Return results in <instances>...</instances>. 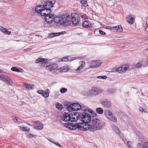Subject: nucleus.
<instances>
[{
  "label": "nucleus",
  "mask_w": 148,
  "mask_h": 148,
  "mask_svg": "<svg viewBox=\"0 0 148 148\" xmlns=\"http://www.w3.org/2000/svg\"><path fill=\"white\" fill-rule=\"evenodd\" d=\"M79 121L82 122L77 123V125L76 127L75 128L76 129H77L78 130L86 131L89 129L90 131H94L90 130L91 123L90 124V122H88L87 120L84 119H83L82 117L81 118V120Z\"/></svg>",
  "instance_id": "obj_2"
},
{
  "label": "nucleus",
  "mask_w": 148,
  "mask_h": 148,
  "mask_svg": "<svg viewBox=\"0 0 148 148\" xmlns=\"http://www.w3.org/2000/svg\"><path fill=\"white\" fill-rule=\"evenodd\" d=\"M79 64H81L80 66H82L84 67L85 65V62L83 61H80L79 62Z\"/></svg>",
  "instance_id": "obj_49"
},
{
  "label": "nucleus",
  "mask_w": 148,
  "mask_h": 148,
  "mask_svg": "<svg viewBox=\"0 0 148 148\" xmlns=\"http://www.w3.org/2000/svg\"><path fill=\"white\" fill-rule=\"evenodd\" d=\"M58 68V65L56 64H50L47 65V69H48L49 71H52L56 70Z\"/></svg>",
  "instance_id": "obj_11"
},
{
  "label": "nucleus",
  "mask_w": 148,
  "mask_h": 148,
  "mask_svg": "<svg viewBox=\"0 0 148 148\" xmlns=\"http://www.w3.org/2000/svg\"><path fill=\"white\" fill-rule=\"evenodd\" d=\"M93 62H95L96 63V65L93 66L94 67H97L98 66H100L101 64L99 63V62H97L95 61H93Z\"/></svg>",
  "instance_id": "obj_42"
},
{
  "label": "nucleus",
  "mask_w": 148,
  "mask_h": 148,
  "mask_svg": "<svg viewBox=\"0 0 148 148\" xmlns=\"http://www.w3.org/2000/svg\"><path fill=\"white\" fill-rule=\"evenodd\" d=\"M107 91H108V92L109 93L113 94L115 93L116 91V90L110 88L107 90Z\"/></svg>",
  "instance_id": "obj_35"
},
{
  "label": "nucleus",
  "mask_w": 148,
  "mask_h": 148,
  "mask_svg": "<svg viewBox=\"0 0 148 148\" xmlns=\"http://www.w3.org/2000/svg\"><path fill=\"white\" fill-rule=\"evenodd\" d=\"M34 127L36 129L41 130L43 127V125L40 121H37L34 123Z\"/></svg>",
  "instance_id": "obj_12"
},
{
  "label": "nucleus",
  "mask_w": 148,
  "mask_h": 148,
  "mask_svg": "<svg viewBox=\"0 0 148 148\" xmlns=\"http://www.w3.org/2000/svg\"><path fill=\"white\" fill-rule=\"evenodd\" d=\"M49 89H47L46 90V91H43V97H45L47 98L49 96Z\"/></svg>",
  "instance_id": "obj_28"
},
{
  "label": "nucleus",
  "mask_w": 148,
  "mask_h": 148,
  "mask_svg": "<svg viewBox=\"0 0 148 148\" xmlns=\"http://www.w3.org/2000/svg\"><path fill=\"white\" fill-rule=\"evenodd\" d=\"M11 70L12 71L16 72H21V70L15 67H12L11 68Z\"/></svg>",
  "instance_id": "obj_31"
},
{
  "label": "nucleus",
  "mask_w": 148,
  "mask_h": 148,
  "mask_svg": "<svg viewBox=\"0 0 148 148\" xmlns=\"http://www.w3.org/2000/svg\"><path fill=\"white\" fill-rule=\"evenodd\" d=\"M76 58L75 57H72L70 58V61H71L73 60H75Z\"/></svg>",
  "instance_id": "obj_58"
},
{
  "label": "nucleus",
  "mask_w": 148,
  "mask_h": 148,
  "mask_svg": "<svg viewBox=\"0 0 148 148\" xmlns=\"http://www.w3.org/2000/svg\"><path fill=\"white\" fill-rule=\"evenodd\" d=\"M44 60V58H39L36 60L35 62L37 63H40V62H41L42 60Z\"/></svg>",
  "instance_id": "obj_39"
},
{
  "label": "nucleus",
  "mask_w": 148,
  "mask_h": 148,
  "mask_svg": "<svg viewBox=\"0 0 148 148\" xmlns=\"http://www.w3.org/2000/svg\"><path fill=\"white\" fill-rule=\"evenodd\" d=\"M106 28L107 29H112V28H111L110 26H107L106 27Z\"/></svg>",
  "instance_id": "obj_63"
},
{
  "label": "nucleus",
  "mask_w": 148,
  "mask_h": 148,
  "mask_svg": "<svg viewBox=\"0 0 148 148\" xmlns=\"http://www.w3.org/2000/svg\"><path fill=\"white\" fill-rule=\"evenodd\" d=\"M64 22L62 23L63 25L64 26H68L70 24H71V22L70 20H69L68 19L66 20H65L64 21H63Z\"/></svg>",
  "instance_id": "obj_23"
},
{
  "label": "nucleus",
  "mask_w": 148,
  "mask_h": 148,
  "mask_svg": "<svg viewBox=\"0 0 148 148\" xmlns=\"http://www.w3.org/2000/svg\"><path fill=\"white\" fill-rule=\"evenodd\" d=\"M132 15H128L127 17V20L128 23L131 24H132L134 21L135 19L133 18Z\"/></svg>",
  "instance_id": "obj_18"
},
{
  "label": "nucleus",
  "mask_w": 148,
  "mask_h": 148,
  "mask_svg": "<svg viewBox=\"0 0 148 148\" xmlns=\"http://www.w3.org/2000/svg\"><path fill=\"white\" fill-rule=\"evenodd\" d=\"M71 105L74 107V111L79 110L82 108L81 106L78 103H73L71 104Z\"/></svg>",
  "instance_id": "obj_16"
},
{
  "label": "nucleus",
  "mask_w": 148,
  "mask_h": 148,
  "mask_svg": "<svg viewBox=\"0 0 148 148\" xmlns=\"http://www.w3.org/2000/svg\"><path fill=\"white\" fill-rule=\"evenodd\" d=\"M28 137L30 138H32V137L35 138L36 136L35 135H33L32 134H29L28 135Z\"/></svg>",
  "instance_id": "obj_52"
},
{
  "label": "nucleus",
  "mask_w": 148,
  "mask_h": 148,
  "mask_svg": "<svg viewBox=\"0 0 148 148\" xmlns=\"http://www.w3.org/2000/svg\"><path fill=\"white\" fill-rule=\"evenodd\" d=\"M92 114L90 115L91 116V119L92 118H94L93 117H95L97 116V114L95 112L93 111V112L92 113Z\"/></svg>",
  "instance_id": "obj_46"
},
{
  "label": "nucleus",
  "mask_w": 148,
  "mask_h": 148,
  "mask_svg": "<svg viewBox=\"0 0 148 148\" xmlns=\"http://www.w3.org/2000/svg\"><path fill=\"white\" fill-rule=\"evenodd\" d=\"M37 93L40 95H41L43 97V90H38L37 92Z\"/></svg>",
  "instance_id": "obj_45"
},
{
  "label": "nucleus",
  "mask_w": 148,
  "mask_h": 148,
  "mask_svg": "<svg viewBox=\"0 0 148 148\" xmlns=\"http://www.w3.org/2000/svg\"><path fill=\"white\" fill-rule=\"evenodd\" d=\"M55 33H51V34H49V36L50 37H53L55 36V35H54Z\"/></svg>",
  "instance_id": "obj_56"
},
{
  "label": "nucleus",
  "mask_w": 148,
  "mask_h": 148,
  "mask_svg": "<svg viewBox=\"0 0 148 148\" xmlns=\"http://www.w3.org/2000/svg\"><path fill=\"white\" fill-rule=\"evenodd\" d=\"M80 2V3L82 4H83L84 3V1H85L86 0H79Z\"/></svg>",
  "instance_id": "obj_59"
},
{
  "label": "nucleus",
  "mask_w": 148,
  "mask_h": 148,
  "mask_svg": "<svg viewBox=\"0 0 148 148\" xmlns=\"http://www.w3.org/2000/svg\"><path fill=\"white\" fill-rule=\"evenodd\" d=\"M128 66V65L126 64L125 65H123L121 67L122 68V69L123 70V71L125 70V66H127V67Z\"/></svg>",
  "instance_id": "obj_55"
},
{
  "label": "nucleus",
  "mask_w": 148,
  "mask_h": 148,
  "mask_svg": "<svg viewBox=\"0 0 148 148\" xmlns=\"http://www.w3.org/2000/svg\"><path fill=\"white\" fill-rule=\"evenodd\" d=\"M0 79L9 84L11 85L12 84V81L11 78L8 76L3 74H1L0 75Z\"/></svg>",
  "instance_id": "obj_8"
},
{
  "label": "nucleus",
  "mask_w": 148,
  "mask_h": 148,
  "mask_svg": "<svg viewBox=\"0 0 148 148\" xmlns=\"http://www.w3.org/2000/svg\"><path fill=\"white\" fill-rule=\"evenodd\" d=\"M61 17L63 18V21H64L65 20H66L70 18L69 15L67 14H66L62 15Z\"/></svg>",
  "instance_id": "obj_29"
},
{
  "label": "nucleus",
  "mask_w": 148,
  "mask_h": 148,
  "mask_svg": "<svg viewBox=\"0 0 148 148\" xmlns=\"http://www.w3.org/2000/svg\"><path fill=\"white\" fill-rule=\"evenodd\" d=\"M139 111L141 112H143L144 111V109L141 107H140L139 108Z\"/></svg>",
  "instance_id": "obj_57"
},
{
  "label": "nucleus",
  "mask_w": 148,
  "mask_h": 148,
  "mask_svg": "<svg viewBox=\"0 0 148 148\" xmlns=\"http://www.w3.org/2000/svg\"><path fill=\"white\" fill-rule=\"evenodd\" d=\"M48 140L50 141L51 142L55 144V145H57L59 147H61V145L60 144H59V143H54L52 141H51L49 140L48 139Z\"/></svg>",
  "instance_id": "obj_53"
},
{
  "label": "nucleus",
  "mask_w": 148,
  "mask_h": 148,
  "mask_svg": "<svg viewBox=\"0 0 148 148\" xmlns=\"http://www.w3.org/2000/svg\"><path fill=\"white\" fill-rule=\"evenodd\" d=\"M53 21L56 23H59L61 25H62V23L64 22L63 18H62L61 16L54 17Z\"/></svg>",
  "instance_id": "obj_10"
},
{
  "label": "nucleus",
  "mask_w": 148,
  "mask_h": 148,
  "mask_svg": "<svg viewBox=\"0 0 148 148\" xmlns=\"http://www.w3.org/2000/svg\"><path fill=\"white\" fill-rule=\"evenodd\" d=\"M104 114L109 120L114 122L116 121L117 118L115 116H113L112 113L110 112V110H105L104 112Z\"/></svg>",
  "instance_id": "obj_7"
},
{
  "label": "nucleus",
  "mask_w": 148,
  "mask_h": 148,
  "mask_svg": "<svg viewBox=\"0 0 148 148\" xmlns=\"http://www.w3.org/2000/svg\"><path fill=\"white\" fill-rule=\"evenodd\" d=\"M0 31L3 33L10 35L11 32L10 31H8V29L3 27L0 26Z\"/></svg>",
  "instance_id": "obj_19"
},
{
  "label": "nucleus",
  "mask_w": 148,
  "mask_h": 148,
  "mask_svg": "<svg viewBox=\"0 0 148 148\" xmlns=\"http://www.w3.org/2000/svg\"><path fill=\"white\" fill-rule=\"evenodd\" d=\"M83 67L82 66H80L77 69H76L75 71H78L82 69L83 68Z\"/></svg>",
  "instance_id": "obj_51"
},
{
  "label": "nucleus",
  "mask_w": 148,
  "mask_h": 148,
  "mask_svg": "<svg viewBox=\"0 0 148 148\" xmlns=\"http://www.w3.org/2000/svg\"><path fill=\"white\" fill-rule=\"evenodd\" d=\"M59 34H59L58 32H57V33H55L54 35H55V36H58L59 35Z\"/></svg>",
  "instance_id": "obj_64"
},
{
  "label": "nucleus",
  "mask_w": 148,
  "mask_h": 148,
  "mask_svg": "<svg viewBox=\"0 0 148 148\" xmlns=\"http://www.w3.org/2000/svg\"><path fill=\"white\" fill-rule=\"evenodd\" d=\"M82 26L84 28H90V30H91V27H90V26L91 25V24L90 22L88 21H84L82 24Z\"/></svg>",
  "instance_id": "obj_17"
},
{
  "label": "nucleus",
  "mask_w": 148,
  "mask_h": 148,
  "mask_svg": "<svg viewBox=\"0 0 148 148\" xmlns=\"http://www.w3.org/2000/svg\"><path fill=\"white\" fill-rule=\"evenodd\" d=\"M123 28L122 26L120 25L118 26V29L117 30V31L118 32H120L123 31Z\"/></svg>",
  "instance_id": "obj_38"
},
{
  "label": "nucleus",
  "mask_w": 148,
  "mask_h": 148,
  "mask_svg": "<svg viewBox=\"0 0 148 148\" xmlns=\"http://www.w3.org/2000/svg\"><path fill=\"white\" fill-rule=\"evenodd\" d=\"M24 86L25 87L27 88L29 90H30L32 89L31 86L27 83H25Z\"/></svg>",
  "instance_id": "obj_33"
},
{
  "label": "nucleus",
  "mask_w": 148,
  "mask_h": 148,
  "mask_svg": "<svg viewBox=\"0 0 148 148\" xmlns=\"http://www.w3.org/2000/svg\"><path fill=\"white\" fill-rule=\"evenodd\" d=\"M82 114V116L83 119H84L90 122V124L91 123L90 130L92 131H95L96 130H101L102 129L103 127L105 125V123L104 122H101L100 120L97 118H92L91 120V114L93 112V111L91 109H82V111H81Z\"/></svg>",
  "instance_id": "obj_1"
},
{
  "label": "nucleus",
  "mask_w": 148,
  "mask_h": 148,
  "mask_svg": "<svg viewBox=\"0 0 148 148\" xmlns=\"http://www.w3.org/2000/svg\"><path fill=\"white\" fill-rule=\"evenodd\" d=\"M143 148H148V143H145L143 145Z\"/></svg>",
  "instance_id": "obj_48"
},
{
  "label": "nucleus",
  "mask_w": 148,
  "mask_h": 148,
  "mask_svg": "<svg viewBox=\"0 0 148 148\" xmlns=\"http://www.w3.org/2000/svg\"><path fill=\"white\" fill-rule=\"evenodd\" d=\"M71 129L72 128L73 130H74L76 129L75 128L76 127L77 123H71Z\"/></svg>",
  "instance_id": "obj_36"
},
{
  "label": "nucleus",
  "mask_w": 148,
  "mask_h": 148,
  "mask_svg": "<svg viewBox=\"0 0 148 148\" xmlns=\"http://www.w3.org/2000/svg\"><path fill=\"white\" fill-rule=\"evenodd\" d=\"M102 106L106 108H109L111 106V103L108 100H105L101 102Z\"/></svg>",
  "instance_id": "obj_15"
},
{
  "label": "nucleus",
  "mask_w": 148,
  "mask_h": 148,
  "mask_svg": "<svg viewBox=\"0 0 148 148\" xmlns=\"http://www.w3.org/2000/svg\"><path fill=\"white\" fill-rule=\"evenodd\" d=\"M71 20L73 24L74 25H76L79 22L80 20V18L79 16L77 15L76 16H74L71 17Z\"/></svg>",
  "instance_id": "obj_9"
},
{
  "label": "nucleus",
  "mask_w": 148,
  "mask_h": 148,
  "mask_svg": "<svg viewBox=\"0 0 148 148\" xmlns=\"http://www.w3.org/2000/svg\"><path fill=\"white\" fill-rule=\"evenodd\" d=\"M118 26H116V27H112V28H114L115 29V30H116L117 31V30L118 29Z\"/></svg>",
  "instance_id": "obj_61"
},
{
  "label": "nucleus",
  "mask_w": 148,
  "mask_h": 148,
  "mask_svg": "<svg viewBox=\"0 0 148 148\" xmlns=\"http://www.w3.org/2000/svg\"><path fill=\"white\" fill-rule=\"evenodd\" d=\"M96 112L99 114H102L103 112V109L101 108H96Z\"/></svg>",
  "instance_id": "obj_25"
},
{
  "label": "nucleus",
  "mask_w": 148,
  "mask_h": 148,
  "mask_svg": "<svg viewBox=\"0 0 148 148\" xmlns=\"http://www.w3.org/2000/svg\"><path fill=\"white\" fill-rule=\"evenodd\" d=\"M143 145L141 143H139L137 145V148H143Z\"/></svg>",
  "instance_id": "obj_43"
},
{
  "label": "nucleus",
  "mask_w": 148,
  "mask_h": 148,
  "mask_svg": "<svg viewBox=\"0 0 148 148\" xmlns=\"http://www.w3.org/2000/svg\"><path fill=\"white\" fill-rule=\"evenodd\" d=\"M101 77L102 79H106L107 77L106 76L104 75V76H101Z\"/></svg>",
  "instance_id": "obj_62"
},
{
  "label": "nucleus",
  "mask_w": 148,
  "mask_h": 148,
  "mask_svg": "<svg viewBox=\"0 0 148 148\" xmlns=\"http://www.w3.org/2000/svg\"><path fill=\"white\" fill-rule=\"evenodd\" d=\"M68 58L66 57H63L62 59V61L64 62H67L69 60Z\"/></svg>",
  "instance_id": "obj_44"
},
{
  "label": "nucleus",
  "mask_w": 148,
  "mask_h": 148,
  "mask_svg": "<svg viewBox=\"0 0 148 148\" xmlns=\"http://www.w3.org/2000/svg\"><path fill=\"white\" fill-rule=\"evenodd\" d=\"M99 33L100 34H101V35H105L106 34V33L105 32L103 31H102L101 30H99Z\"/></svg>",
  "instance_id": "obj_54"
},
{
  "label": "nucleus",
  "mask_w": 148,
  "mask_h": 148,
  "mask_svg": "<svg viewBox=\"0 0 148 148\" xmlns=\"http://www.w3.org/2000/svg\"><path fill=\"white\" fill-rule=\"evenodd\" d=\"M82 94L85 96H87L88 97L91 96V93L90 92H82Z\"/></svg>",
  "instance_id": "obj_30"
},
{
  "label": "nucleus",
  "mask_w": 148,
  "mask_h": 148,
  "mask_svg": "<svg viewBox=\"0 0 148 148\" xmlns=\"http://www.w3.org/2000/svg\"><path fill=\"white\" fill-rule=\"evenodd\" d=\"M40 15L45 16V21L49 24H51L53 21L54 15L52 14L42 12L40 13Z\"/></svg>",
  "instance_id": "obj_5"
},
{
  "label": "nucleus",
  "mask_w": 148,
  "mask_h": 148,
  "mask_svg": "<svg viewBox=\"0 0 148 148\" xmlns=\"http://www.w3.org/2000/svg\"><path fill=\"white\" fill-rule=\"evenodd\" d=\"M21 130L24 132H29L30 131L29 129L27 128L26 127H21Z\"/></svg>",
  "instance_id": "obj_34"
},
{
  "label": "nucleus",
  "mask_w": 148,
  "mask_h": 148,
  "mask_svg": "<svg viewBox=\"0 0 148 148\" xmlns=\"http://www.w3.org/2000/svg\"><path fill=\"white\" fill-rule=\"evenodd\" d=\"M66 105V106H68V105H67V104H65ZM72 106L71 105V104H70V105L69 106H67V110L69 111V112L72 111L74 110V107H72Z\"/></svg>",
  "instance_id": "obj_26"
},
{
  "label": "nucleus",
  "mask_w": 148,
  "mask_h": 148,
  "mask_svg": "<svg viewBox=\"0 0 148 148\" xmlns=\"http://www.w3.org/2000/svg\"><path fill=\"white\" fill-rule=\"evenodd\" d=\"M47 64H48V63L47 61L45 60V59H44V60H42L41 62L40 63V65L41 66H43L47 67L48 65Z\"/></svg>",
  "instance_id": "obj_21"
},
{
  "label": "nucleus",
  "mask_w": 148,
  "mask_h": 148,
  "mask_svg": "<svg viewBox=\"0 0 148 148\" xmlns=\"http://www.w3.org/2000/svg\"><path fill=\"white\" fill-rule=\"evenodd\" d=\"M56 1L55 0H46L45 1L42 5L43 8L45 11L47 13H50L51 12V8L54 6Z\"/></svg>",
  "instance_id": "obj_3"
},
{
  "label": "nucleus",
  "mask_w": 148,
  "mask_h": 148,
  "mask_svg": "<svg viewBox=\"0 0 148 148\" xmlns=\"http://www.w3.org/2000/svg\"><path fill=\"white\" fill-rule=\"evenodd\" d=\"M64 125L65 127L67 128H68L69 129L73 130V129L72 128L71 129V123H68L64 124Z\"/></svg>",
  "instance_id": "obj_27"
},
{
  "label": "nucleus",
  "mask_w": 148,
  "mask_h": 148,
  "mask_svg": "<svg viewBox=\"0 0 148 148\" xmlns=\"http://www.w3.org/2000/svg\"><path fill=\"white\" fill-rule=\"evenodd\" d=\"M115 69H116L115 71H121V72H123V70H122L121 67H119L118 68H116V69H113V70H115Z\"/></svg>",
  "instance_id": "obj_41"
},
{
  "label": "nucleus",
  "mask_w": 148,
  "mask_h": 148,
  "mask_svg": "<svg viewBox=\"0 0 148 148\" xmlns=\"http://www.w3.org/2000/svg\"><path fill=\"white\" fill-rule=\"evenodd\" d=\"M82 113L81 112H73L70 113L71 119L70 121L71 122H75L79 120V121L81 120Z\"/></svg>",
  "instance_id": "obj_4"
},
{
  "label": "nucleus",
  "mask_w": 148,
  "mask_h": 148,
  "mask_svg": "<svg viewBox=\"0 0 148 148\" xmlns=\"http://www.w3.org/2000/svg\"><path fill=\"white\" fill-rule=\"evenodd\" d=\"M67 90V89L65 88H62L60 90V92L61 93H64L66 92Z\"/></svg>",
  "instance_id": "obj_37"
},
{
  "label": "nucleus",
  "mask_w": 148,
  "mask_h": 148,
  "mask_svg": "<svg viewBox=\"0 0 148 148\" xmlns=\"http://www.w3.org/2000/svg\"><path fill=\"white\" fill-rule=\"evenodd\" d=\"M42 6V5H37L35 8V12L36 13L39 14L40 13H40L42 12H44L45 11V10H44V8H43Z\"/></svg>",
  "instance_id": "obj_14"
},
{
  "label": "nucleus",
  "mask_w": 148,
  "mask_h": 148,
  "mask_svg": "<svg viewBox=\"0 0 148 148\" xmlns=\"http://www.w3.org/2000/svg\"><path fill=\"white\" fill-rule=\"evenodd\" d=\"M148 64L147 61L143 60L141 62V63H138L136 64V66L138 68H140L141 66L143 67H145Z\"/></svg>",
  "instance_id": "obj_20"
},
{
  "label": "nucleus",
  "mask_w": 148,
  "mask_h": 148,
  "mask_svg": "<svg viewBox=\"0 0 148 148\" xmlns=\"http://www.w3.org/2000/svg\"><path fill=\"white\" fill-rule=\"evenodd\" d=\"M112 128L116 134H119L120 133V130L116 126L113 125Z\"/></svg>",
  "instance_id": "obj_22"
},
{
  "label": "nucleus",
  "mask_w": 148,
  "mask_h": 148,
  "mask_svg": "<svg viewBox=\"0 0 148 148\" xmlns=\"http://www.w3.org/2000/svg\"><path fill=\"white\" fill-rule=\"evenodd\" d=\"M56 106L58 109L60 110H62L63 109L62 105L59 103H57L56 104Z\"/></svg>",
  "instance_id": "obj_32"
},
{
  "label": "nucleus",
  "mask_w": 148,
  "mask_h": 148,
  "mask_svg": "<svg viewBox=\"0 0 148 148\" xmlns=\"http://www.w3.org/2000/svg\"><path fill=\"white\" fill-rule=\"evenodd\" d=\"M13 120L14 121V122L15 123H16L17 122V118H16V117H14L13 119Z\"/></svg>",
  "instance_id": "obj_60"
},
{
  "label": "nucleus",
  "mask_w": 148,
  "mask_h": 148,
  "mask_svg": "<svg viewBox=\"0 0 148 148\" xmlns=\"http://www.w3.org/2000/svg\"><path fill=\"white\" fill-rule=\"evenodd\" d=\"M87 1L86 0L85 1H84V3L82 5H83L84 7H87V6H88V4L87 3Z\"/></svg>",
  "instance_id": "obj_50"
},
{
  "label": "nucleus",
  "mask_w": 148,
  "mask_h": 148,
  "mask_svg": "<svg viewBox=\"0 0 148 148\" xmlns=\"http://www.w3.org/2000/svg\"><path fill=\"white\" fill-rule=\"evenodd\" d=\"M132 144V143L131 142V141H127V146H128V148H132L130 145H131Z\"/></svg>",
  "instance_id": "obj_47"
},
{
  "label": "nucleus",
  "mask_w": 148,
  "mask_h": 148,
  "mask_svg": "<svg viewBox=\"0 0 148 148\" xmlns=\"http://www.w3.org/2000/svg\"><path fill=\"white\" fill-rule=\"evenodd\" d=\"M71 119V116L70 114H69L65 112H64V114L63 117L61 118V119L62 121L65 122L70 121Z\"/></svg>",
  "instance_id": "obj_13"
},
{
  "label": "nucleus",
  "mask_w": 148,
  "mask_h": 148,
  "mask_svg": "<svg viewBox=\"0 0 148 148\" xmlns=\"http://www.w3.org/2000/svg\"><path fill=\"white\" fill-rule=\"evenodd\" d=\"M62 71L63 72H65L70 69V67L69 66H65L61 68Z\"/></svg>",
  "instance_id": "obj_24"
},
{
  "label": "nucleus",
  "mask_w": 148,
  "mask_h": 148,
  "mask_svg": "<svg viewBox=\"0 0 148 148\" xmlns=\"http://www.w3.org/2000/svg\"><path fill=\"white\" fill-rule=\"evenodd\" d=\"M80 16L84 20L88 19V16L86 14L81 15Z\"/></svg>",
  "instance_id": "obj_40"
},
{
  "label": "nucleus",
  "mask_w": 148,
  "mask_h": 148,
  "mask_svg": "<svg viewBox=\"0 0 148 148\" xmlns=\"http://www.w3.org/2000/svg\"><path fill=\"white\" fill-rule=\"evenodd\" d=\"M103 92V90L100 87H93L90 90L91 96L95 97L98 95Z\"/></svg>",
  "instance_id": "obj_6"
}]
</instances>
